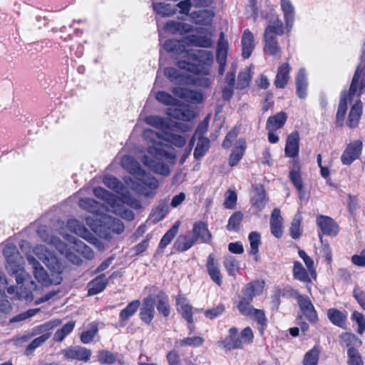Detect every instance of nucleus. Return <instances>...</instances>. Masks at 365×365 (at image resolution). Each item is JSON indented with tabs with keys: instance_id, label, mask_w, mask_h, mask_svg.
<instances>
[{
	"instance_id": "774afa93",
	"label": "nucleus",
	"mask_w": 365,
	"mask_h": 365,
	"mask_svg": "<svg viewBox=\"0 0 365 365\" xmlns=\"http://www.w3.org/2000/svg\"><path fill=\"white\" fill-rule=\"evenodd\" d=\"M348 356L349 365H363L361 356L356 349L349 348L348 349Z\"/></svg>"
},
{
	"instance_id": "c9c22d12",
	"label": "nucleus",
	"mask_w": 365,
	"mask_h": 365,
	"mask_svg": "<svg viewBox=\"0 0 365 365\" xmlns=\"http://www.w3.org/2000/svg\"><path fill=\"white\" fill-rule=\"evenodd\" d=\"M287 119V115L284 112H279L270 116L267 121L266 128L268 130L276 131L284 125Z\"/></svg>"
},
{
	"instance_id": "2eb2a0df",
	"label": "nucleus",
	"mask_w": 365,
	"mask_h": 365,
	"mask_svg": "<svg viewBox=\"0 0 365 365\" xmlns=\"http://www.w3.org/2000/svg\"><path fill=\"white\" fill-rule=\"evenodd\" d=\"M155 299L153 296L150 295L143 300L139 316L140 319L146 324H150L155 317Z\"/></svg>"
},
{
	"instance_id": "9d476101",
	"label": "nucleus",
	"mask_w": 365,
	"mask_h": 365,
	"mask_svg": "<svg viewBox=\"0 0 365 365\" xmlns=\"http://www.w3.org/2000/svg\"><path fill=\"white\" fill-rule=\"evenodd\" d=\"M254 334L249 327L245 328L240 334L235 327L229 329V335L222 340L221 345L227 350L242 349L245 345L252 342Z\"/></svg>"
},
{
	"instance_id": "ddd939ff",
	"label": "nucleus",
	"mask_w": 365,
	"mask_h": 365,
	"mask_svg": "<svg viewBox=\"0 0 365 365\" xmlns=\"http://www.w3.org/2000/svg\"><path fill=\"white\" fill-rule=\"evenodd\" d=\"M78 205L83 210L93 214V217H90L91 219L94 220V222H98L99 218L103 215L106 210H108V207H109L108 205L106 207L101 205L97 201L91 198H81L78 202Z\"/></svg>"
},
{
	"instance_id": "72a5a7b5",
	"label": "nucleus",
	"mask_w": 365,
	"mask_h": 365,
	"mask_svg": "<svg viewBox=\"0 0 365 365\" xmlns=\"http://www.w3.org/2000/svg\"><path fill=\"white\" fill-rule=\"evenodd\" d=\"M165 30L172 34H185L192 30V26L190 24L170 21L165 25Z\"/></svg>"
},
{
	"instance_id": "6ab92c4d",
	"label": "nucleus",
	"mask_w": 365,
	"mask_h": 365,
	"mask_svg": "<svg viewBox=\"0 0 365 365\" xmlns=\"http://www.w3.org/2000/svg\"><path fill=\"white\" fill-rule=\"evenodd\" d=\"M292 273L294 279L305 284L310 283L312 278H315L317 276L316 270H314V273H312L307 267L304 268L302 264L298 261H294L293 263Z\"/></svg>"
},
{
	"instance_id": "393cba45",
	"label": "nucleus",
	"mask_w": 365,
	"mask_h": 365,
	"mask_svg": "<svg viewBox=\"0 0 365 365\" xmlns=\"http://www.w3.org/2000/svg\"><path fill=\"white\" fill-rule=\"evenodd\" d=\"M187 46L186 42L184 41V38L182 41L169 39L163 44V47L167 51L176 55H182L185 58L186 52L190 51L187 48Z\"/></svg>"
},
{
	"instance_id": "dca6fc26",
	"label": "nucleus",
	"mask_w": 365,
	"mask_h": 365,
	"mask_svg": "<svg viewBox=\"0 0 365 365\" xmlns=\"http://www.w3.org/2000/svg\"><path fill=\"white\" fill-rule=\"evenodd\" d=\"M229 44L224 38V34L222 32L220 36L217 45L216 59L219 64V74L223 75L227 63V51Z\"/></svg>"
},
{
	"instance_id": "58836bf2",
	"label": "nucleus",
	"mask_w": 365,
	"mask_h": 365,
	"mask_svg": "<svg viewBox=\"0 0 365 365\" xmlns=\"http://www.w3.org/2000/svg\"><path fill=\"white\" fill-rule=\"evenodd\" d=\"M66 226L71 232L84 239L89 240L92 235L88 230L81 225L77 220H69L67 222Z\"/></svg>"
},
{
	"instance_id": "1a4fd4ad",
	"label": "nucleus",
	"mask_w": 365,
	"mask_h": 365,
	"mask_svg": "<svg viewBox=\"0 0 365 365\" xmlns=\"http://www.w3.org/2000/svg\"><path fill=\"white\" fill-rule=\"evenodd\" d=\"M284 33V24L277 16L269 21L264 32V53L280 58L282 49L277 39V36H281Z\"/></svg>"
},
{
	"instance_id": "3c124183",
	"label": "nucleus",
	"mask_w": 365,
	"mask_h": 365,
	"mask_svg": "<svg viewBox=\"0 0 365 365\" xmlns=\"http://www.w3.org/2000/svg\"><path fill=\"white\" fill-rule=\"evenodd\" d=\"M223 264L229 275L235 277L236 273L240 269V263L235 257L232 256L227 257L225 259Z\"/></svg>"
},
{
	"instance_id": "f03ea898",
	"label": "nucleus",
	"mask_w": 365,
	"mask_h": 365,
	"mask_svg": "<svg viewBox=\"0 0 365 365\" xmlns=\"http://www.w3.org/2000/svg\"><path fill=\"white\" fill-rule=\"evenodd\" d=\"M212 63L213 54L211 51L190 49L186 52V60L178 62L180 71L175 68H166L164 75L170 81L179 84H195L207 88L212 82L209 69Z\"/></svg>"
},
{
	"instance_id": "f3484780",
	"label": "nucleus",
	"mask_w": 365,
	"mask_h": 365,
	"mask_svg": "<svg viewBox=\"0 0 365 365\" xmlns=\"http://www.w3.org/2000/svg\"><path fill=\"white\" fill-rule=\"evenodd\" d=\"M362 148V142L360 140H355L351 143L341 156V163L344 165H350L354 160L357 159L361 153Z\"/></svg>"
},
{
	"instance_id": "603ef678",
	"label": "nucleus",
	"mask_w": 365,
	"mask_h": 365,
	"mask_svg": "<svg viewBox=\"0 0 365 365\" xmlns=\"http://www.w3.org/2000/svg\"><path fill=\"white\" fill-rule=\"evenodd\" d=\"M320 350L317 347H313L307 352L303 359V365H317L319 361Z\"/></svg>"
},
{
	"instance_id": "864d4df0",
	"label": "nucleus",
	"mask_w": 365,
	"mask_h": 365,
	"mask_svg": "<svg viewBox=\"0 0 365 365\" xmlns=\"http://www.w3.org/2000/svg\"><path fill=\"white\" fill-rule=\"evenodd\" d=\"M153 9L157 14L163 16H171L175 12V9L170 4H153Z\"/></svg>"
},
{
	"instance_id": "7c9ffc66",
	"label": "nucleus",
	"mask_w": 365,
	"mask_h": 365,
	"mask_svg": "<svg viewBox=\"0 0 365 365\" xmlns=\"http://www.w3.org/2000/svg\"><path fill=\"white\" fill-rule=\"evenodd\" d=\"M241 43L242 47V56L244 58H248L255 48L254 35L249 29L244 31Z\"/></svg>"
},
{
	"instance_id": "8fccbe9b",
	"label": "nucleus",
	"mask_w": 365,
	"mask_h": 365,
	"mask_svg": "<svg viewBox=\"0 0 365 365\" xmlns=\"http://www.w3.org/2000/svg\"><path fill=\"white\" fill-rule=\"evenodd\" d=\"M180 224L179 221L175 222L172 227L164 235L159 244L160 248H164L170 243L178 233Z\"/></svg>"
},
{
	"instance_id": "0e129e2a",
	"label": "nucleus",
	"mask_w": 365,
	"mask_h": 365,
	"mask_svg": "<svg viewBox=\"0 0 365 365\" xmlns=\"http://www.w3.org/2000/svg\"><path fill=\"white\" fill-rule=\"evenodd\" d=\"M351 319L358 325L357 332L359 334H363L365 331V318L364 315L359 312H354L351 315Z\"/></svg>"
},
{
	"instance_id": "423d86ee",
	"label": "nucleus",
	"mask_w": 365,
	"mask_h": 365,
	"mask_svg": "<svg viewBox=\"0 0 365 365\" xmlns=\"http://www.w3.org/2000/svg\"><path fill=\"white\" fill-rule=\"evenodd\" d=\"M120 165L134 176L125 179L126 185L135 192L148 196L158 186V180L149 173L144 170L139 163L130 155H124L120 159Z\"/></svg>"
},
{
	"instance_id": "5701e85b",
	"label": "nucleus",
	"mask_w": 365,
	"mask_h": 365,
	"mask_svg": "<svg viewBox=\"0 0 365 365\" xmlns=\"http://www.w3.org/2000/svg\"><path fill=\"white\" fill-rule=\"evenodd\" d=\"M317 224L324 235L335 236L339 232L338 225L329 217L319 215L317 218Z\"/></svg>"
},
{
	"instance_id": "4468645a",
	"label": "nucleus",
	"mask_w": 365,
	"mask_h": 365,
	"mask_svg": "<svg viewBox=\"0 0 365 365\" xmlns=\"http://www.w3.org/2000/svg\"><path fill=\"white\" fill-rule=\"evenodd\" d=\"M297 301L307 319L311 323H317L319 320L318 314L310 299L307 296L299 294Z\"/></svg>"
},
{
	"instance_id": "5fc2aeb1",
	"label": "nucleus",
	"mask_w": 365,
	"mask_h": 365,
	"mask_svg": "<svg viewBox=\"0 0 365 365\" xmlns=\"http://www.w3.org/2000/svg\"><path fill=\"white\" fill-rule=\"evenodd\" d=\"M155 98L158 101L166 106H177L178 104V100L165 91L156 93Z\"/></svg>"
},
{
	"instance_id": "bf43d9fd",
	"label": "nucleus",
	"mask_w": 365,
	"mask_h": 365,
	"mask_svg": "<svg viewBox=\"0 0 365 365\" xmlns=\"http://www.w3.org/2000/svg\"><path fill=\"white\" fill-rule=\"evenodd\" d=\"M245 299V296L242 295V299L238 304V309L240 313L245 316H252V312L255 309L251 306L250 302Z\"/></svg>"
},
{
	"instance_id": "69168bd1",
	"label": "nucleus",
	"mask_w": 365,
	"mask_h": 365,
	"mask_svg": "<svg viewBox=\"0 0 365 365\" xmlns=\"http://www.w3.org/2000/svg\"><path fill=\"white\" fill-rule=\"evenodd\" d=\"M168 213V208L165 205H159L153 210L151 217L154 222H158L163 220Z\"/></svg>"
},
{
	"instance_id": "0eeeda50",
	"label": "nucleus",
	"mask_w": 365,
	"mask_h": 365,
	"mask_svg": "<svg viewBox=\"0 0 365 365\" xmlns=\"http://www.w3.org/2000/svg\"><path fill=\"white\" fill-rule=\"evenodd\" d=\"M365 92V64L360 63L354 74L350 85L349 93L344 91L340 96L338 110L336 113L337 120H343L347 110L348 98L354 96H360Z\"/></svg>"
},
{
	"instance_id": "4be33fe9",
	"label": "nucleus",
	"mask_w": 365,
	"mask_h": 365,
	"mask_svg": "<svg viewBox=\"0 0 365 365\" xmlns=\"http://www.w3.org/2000/svg\"><path fill=\"white\" fill-rule=\"evenodd\" d=\"M63 353L67 359L83 361H88L91 356V350L79 346L67 348L63 351Z\"/></svg>"
},
{
	"instance_id": "37998d69",
	"label": "nucleus",
	"mask_w": 365,
	"mask_h": 365,
	"mask_svg": "<svg viewBox=\"0 0 365 365\" xmlns=\"http://www.w3.org/2000/svg\"><path fill=\"white\" fill-rule=\"evenodd\" d=\"M145 122L149 125L160 130L162 131L160 135H164L165 133L170 128L168 121L159 116H147L145 118Z\"/></svg>"
},
{
	"instance_id": "a878e982",
	"label": "nucleus",
	"mask_w": 365,
	"mask_h": 365,
	"mask_svg": "<svg viewBox=\"0 0 365 365\" xmlns=\"http://www.w3.org/2000/svg\"><path fill=\"white\" fill-rule=\"evenodd\" d=\"M299 150V135L297 132H293L287 137L284 154L289 158H295Z\"/></svg>"
},
{
	"instance_id": "e2e57ef3",
	"label": "nucleus",
	"mask_w": 365,
	"mask_h": 365,
	"mask_svg": "<svg viewBox=\"0 0 365 365\" xmlns=\"http://www.w3.org/2000/svg\"><path fill=\"white\" fill-rule=\"evenodd\" d=\"M204 340L200 336L187 337L178 341L180 346H200L202 344Z\"/></svg>"
},
{
	"instance_id": "c85d7f7f",
	"label": "nucleus",
	"mask_w": 365,
	"mask_h": 365,
	"mask_svg": "<svg viewBox=\"0 0 365 365\" xmlns=\"http://www.w3.org/2000/svg\"><path fill=\"white\" fill-rule=\"evenodd\" d=\"M215 13L212 9H203L193 11L190 14V19L195 24H211Z\"/></svg>"
},
{
	"instance_id": "cd10ccee",
	"label": "nucleus",
	"mask_w": 365,
	"mask_h": 365,
	"mask_svg": "<svg viewBox=\"0 0 365 365\" xmlns=\"http://www.w3.org/2000/svg\"><path fill=\"white\" fill-rule=\"evenodd\" d=\"M192 237L195 242L199 240L203 243L210 242L211 234L207 225L202 222H195L192 228Z\"/></svg>"
},
{
	"instance_id": "2f4dec72",
	"label": "nucleus",
	"mask_w": 365,
	"mask_h": 365,
	"mask_svg": "<svg viewBox=\"0 0 365 365\" xmlns=\"http://www.w3.org/2000/svg\"><path fill=\"white\" fill-rule=\"evenodd\" d=\"M327 317L333 324L340 328L346 329L347 319L346 312H341L336 308H331L327 310Z\"/></svg>"
},
{
	"instance_id": "09e8293b",
	"label": "nucleus",
	"mask_w": 365,
	"mask_h": 365,
	"mask_svg": "<svg viewBox=\"0 0 365 365\" xmlns=\"http://www.w3.org/2000/svg\"><path fill=\"white\" fill-rule=\"evenodd\" d=\"M76 323L74 321H69L65 324L61 329H58L53 336V340L56 341H62L65 337L68 335L74 329Z\"/></svg>"
},
{
	"instance_id": "f704fd0d",
	"label": "nucleus",
	"mask_w": 365,
	"mask_h": 365,
	"mask_svg": "<svg viewBox=\"0 0 365 365\" xmlns=\"http://www.w3.org/2000/svg\"><path fill=\"white\" fill-rule=\"evenodd\" d=\"M363 105L360 100L357 101L351 108L346 124L350 128H356L361 117Z\"/></svg>"
},
{
	"instance_id": "052dcab7",
	"label": "nucleus",
	"mask_w": 365,
	"mask_h": 365,
	"mask_svg": "<svg viewBox=\"0 0 365 365\" xmlns=\"http://www.w3.org/2000/svg\"><path fill=\"white\" fill-rule=\"evenodd\" d=\"M51 336V334H44L35 339H34L30 344L27 346L26 352L27 354H31L35 349L41 346Z\"/></svg>"
},
{
	"instance_id": "338daca9",
	"label": "nucleus",
	"mask_w": 365,
	"mask_h": 365,
	"mask_svg": "<svg viewBox=\"0 0 365 365\" xmlns=\"http://www.w3.org/2000/svg\"><path fill=\"white\" fill-rule=\"evenodd\" d=\"M237 200V196L236 192L231 190H227L225 193V207L227 209L235 208Z\"/></svg>"
},
{
	"instance_id": "6e6d98bb",
	"label": "nucleus",
	"mask_w": 365,
	"mask_h": 365,
	"mask_svg": "<svg viewBox=\"0 0 365 365\" xmlns=\"http://www.w3.org/2000/svg\"><path fill=\"white\" fill-rule=\"evenodd\" d=\"M251 80V69L249 67H246L243 71H242L239 76L237 80V88L240 89H243L249 86Z\"/></svg>"
},
{
	"instance_id": "49530a36",
	"label": "nucleus",
	"mask_w": 365,
	"mask_h": 365,
	"mask_svg": "<svg viewBox=\"0 0 365 365\" xmlns=\"http://www.w3.org/2000/svg\"><path fill=\"white\" fill-rule=\"evenodd\" d=\"M195 241L193 237H190L186 235H180L174 244V247L176 250L183 252L189 250Z\"/></svg>"
},
{
	"instance_id": "ea45409f",
	"label": "nucleus",
	"mask_w": 365,
	"mask_h": 365,
	"mask_svg": "<svg viewBox=\"0 0 365 365\" xmlns=\"http://www.w3.org/2000/svg\"><path fill=\"white\" fill-rule=\"evenodd\" d=\"M140 302L138 299L130 302L125 308L122 309L119 314L120 322L123 324L133 317L140 308Z\"/></svg>"
},
{
	"instance_id": "bb28decb",
	"label": "nucleus",
	"mask_w": 365,
	"mask_h": 365,
	"mask_svg": "<svg viewBox=\"0 0 365 365\" xmlns=\"http://www.w3.org/2000/svg\"><path fill=\"white\" fill-rule=\"evenodd\" d=\"M176 307L177 310L182 315V317L190 324L192 323V307L189 304L187 298L181 294L178 295L176 297Z\"/></svg>"
},
{
	"instance_id": "9b49d317",
	"label": "nucleus",
	"mask_w": 365,
	"mask_h": 365,
	"mask_svg": "<svg viewBox=\"0 0 365 365\" xmlns=\"http://www.w3.org/2000/svg\"><path fill=\"white\" fill-rule=\"evenodd\" d=\"M86 222L94 232L99 234L104 230H108L112 232L120 234L125 228L124 225L119 219L114 218L104 213L98 222H94L91 217H86Z\"/></svg>"
},
{
	"instance_id": "4c0bfd02",
	"label": "nucleus",
	"mask_w": 365,
	"mask_h": 365,
	"mask_svg": "<svg viewBox=\"0 0 365 365\" xmlns=\"http://www.w3.org/2000/svg\"><path fill=\"white\" fill-rule=\"evenodd\" d=\"M108 284V280L104 274H101L88 284V294L89 296L97 294L104 290Z\"/></svg>"
},
{
	"instance_id": "4d7b16f0",
	"label": "nucleus",
	"mask_w": 365,
	"mask_h": 365,
	"mask_svg": "<svg viewBox=\"0 0 365 365\" xmlns=\"http://www.w3.org/2000/svg\"><path fill=\"white\" fill-rule=\"evenodd\" d=\"M250 244V254L257 255L259 251V246L261 244V236L257 232H251L249 235Z\"/></svg>"
},
{
	"instance_id": "f8f14e48",
	"label": "nucleus",
	"mask_w": 365,
	"mask_h": 365,
	"mask_svg": "<svg viewBox=\"0 0 365 365\" xmlns=\"http://www.w3.org/2000/svg\"><path fill=\"white\" fill-rule=\"evenodd\" d=\"M212 33L207 29H200L197 34H192L184 38L187 46H194L202 48H210L213 44L212 40Z\"/></svg>"
},
{
	"instance_id": "473e14b6",
	"label": "nucleus",
	"mask_w": 365,
	"mask_h": 365,
	"mask_svg": "<svg viewBox=\"0 0 365 365\" xmlns=\"http://www.w3.org/2000/svg\"><path fill=\"white\" fill-rule=\"evenodd\" d=\"M270 227L272 234L279 238L282 235V217L280 214V210L277 208L273 210L271 219Z\"/></svg>"
},
{
	"instance_id": "a211bd4d",
	"label": "nucleus",
	"mask_w": 365,
	"mask_h": 365,
	"mask_svg": "<svg viewBox=\"0 0 365 365\" xmlns=\"http://www.w3.org/2000/svg\"><path fill=\"white\" fill-rule=\"evenodd\" d=\"M280 8L283 13L285 29L289 32L295 20V8L291 0H280Z\"/></svg>"
},
{
	"instance_id": "79ce46f5",
	"label": "nucleus",
	"mask_w": 365,
	"mask_h": 365,
	"mask_svg": "<svg viewBox=\"0 0 365 365\" xmlns=\"http://www.w3.org/2000/svg\"><path fill=\"white\" fill-rule=\"evenodd\" d=\"M245 148V141L243 140H240L238 145L234 148L229 158V165L231 167L235 166L242 159V156L244 155Z\"/></svg>"
},
{
	"instance_id": "f257e3e1",
	"label": "nucleus",
	"mask_w": 365,
	"mask_h": 365,
	"mask_svg": "<svg viewBox=\"0 0 365 365\" xmlns=\"http://www.w3.org/2000/svg\"><path fill=\"white\" fill-rule=\"evenodd\" d=\"M143 137L149 145L144 151L137 154L138 159L151 171L161 175H169L170 165L175 163L176 154L173 148L168 147L163 142L182 148L186 143L185 136L171 133L170 129L164 135H160L152 129H145Z\"/></svg>"
},
{
	"instance_id": "b1692460",
	"label": "nucleus",
	"mask_w": 365,
	"mask_h": 365,
	"mask_svg": "<svg viewBox=\"0 0 365 365\" xmlns=\"http://www.w3.org/2000/svg\"><path fill=\"white\" fill-rule=\"evenodd\" d=\"M173 93L177 97H179L192 103H200L203 100V96L201 93L184 88H174L173 89Z\"/></svg>"
},
{
	"instance_id": "39448f33",
	"label": "nucleus",
	"mask_w": 365,
	"mask_h": 365,
	"mask_svg": "<svg viewBox=\"0 0 365 365\" xmlns=\"http://www.w3.org/2000/svg\"><path fill=\"white\" fill-rule=\"evenodd\" d=\"M38 234L42 240L46 242L50 246L55 247L61 255H64L73 264H80L81 257L91 259L94 256L92 250L75 237L66 236L65 239L67 242H64L57 237L50 236L44 227H40Z\"/></svg>"
},
{
	"instance_id": "de8ad7c7",
	"label": "nucleus",
	"mask_w": 365,
	"mask_h": 365,
	"mask_svg": "<svg viewBox=\"0 0 365 365\" xmlns=\"http://www.w3.org/2000/svg\"><path fill=\"white\" fill-rule=\"evenodd\" d=\"M98 331V324L95 322L90 324L86 330L81 334V340L83 344L91 343Z\"/></svg>"
},
{
	"instance_id": "20e7f679",
	"label": "nucleus",
	"mask_w": 365,
	"mask_h": 365,
	"mask_svg": "<svg viewBox=\"0 0 365 365\" xmlns=\"http://www.w3.org/2000/svg\"><path fill=\"white\" fill-rule=\"evenodd\" d=\"M34 254L49 269L50 274L31 255H27L29 264L31 266L36 279L42 286L58 285L62 281V267L54 254L46 245H38L34 249Z\"/></svg>"
},
{
	"instance_id": "aec40b11",
	"label": "nucleus",
	"mask_w": 365,
	"mask_h": 365,
	"mask_svg": "<svg viewBox=\"0 0 365 365\" xmlns=\"http://www.w3.org/2000/svg\"><path fill=\"white\" fill-rule=\"evenodd\" d=\"M168 115L184 121H190L195 117L193 108L190 106H180L178 108H169L167 109Z\"/></svg>"
},
{
	"instance_id": "7ed1b4c3",
	"label": "nucleus",
	"mask_w": 365,
	"mask_h": 365,
	"mask_svg": "<svg viewBox=\"0 0 365 365\" xmlns=\"http://www.w3.org/2000/svg\"><path fill=\"white\" fill-rule=\"evenodd\" d=\"M103 183L108 188L113 190L117 193L122 195L123 199L117 197L113 194L110 193L106 190L99 187L93 190L94 195L103 200L109 207L108 210L121 217L126 220H133L134 214L133 211L125 207V204L134 206L137 202L133 201L132 198L126 194L125 188L121 182L115 177L111 175H106L103 178Z\"/></svg>"
},
{
	"instance_id": "6e6552de",
	"label": "nucleus",
	"mask_w": 365,
	"mask_h": 365,
	"mask_svg": "<svg viewBox=\"0 0 365 365\" xmlns=\"http://www.w3.org/2000/svg\"><path fill=\"white\" fill-rule=\"evenodd\" d=\"M3 253L6 259L5 267L7 272L16 278L18 284H23L29 275L24 269V262L17 247L14 245L7 244Z\"/></svg>"
},
{
	"instance_id": "13d9d810",
	"label": "nucleus",
	"mask_w": 365,
	"mask_h": 365,
	"mask_svg": "<svg viewBox=\"0 0 365 365\" xmlns=\"http://www.w3.org/2000/svg\"><path fill=\"white\" fill-rule=\"evenodd\" d=\"M97 357L101 364H112L116 361V354L107 350L98 351Z\"/></svg>"
},
{
	"instance_id": "c756f323",
	"label": "nucleus",
	"mask_w": 365,
	"mask_h": 365,
	"mask_svg": "<svg viewBox=\"0 0 365 365\" xmlns=\"http://www.w3.org/2000/svg\"><path fill=\"white\" fill-rule=\"evenodd\" d=\"M264 282L263 281L256 280L247 284L242 292V295L248 301H252L256 295H259L264 289Z\"/></svg>"
},
{
	"instance_id": "a18cd8bd",
	"label": "nucleus",
	"mask_w": 365,
	"mask_h": 365,
	"mask_svg": "<svg viewBox=\"0 0 365 365\" xmlns=\"http://www.w3.org/2000/svg\"><path fill=\"white\" fill-rule=\"evenodd\" d=\"M198 140L194 150V158L195 159L202 158L210 148V140L207 138H197Z\"/></svg>"
},
{
	"instance_id": "a19ab883",
	"label": "nucleus",
	"mask_w": 365,
	"mask_h": 365,
	"mask_svg": "<svg viewBox=\"0 0 365 365\" xmlns=\"http://www.w3.org/2000/svg\"><path fill=\"white\" fill-rule=\"evenodd\" d=\"M297 93L300 98H304L307 96V80L304 69L299 71L296 77Z\"/></svg>"
},
{
	"instance_id": "412c9836",
	"label": "nucleus",
	"mask_w": 365,
	"mask_h": 365,
	"mask_svg": "<svg viewBox=\"0 0 365 365\" xmlns=\"http://www.w3.org/2000/svg\"><path fill=\"white\" fill-rule=\"evenodd\" d=\"M206 267L210 279L218 286H221L222 284V275L220 269L219 263L215 259L213 254H210L207 257Z\"/></svg>"
},
{
	"instance_id": "e433bc0d",
	"label": "nucleus",
	"mask_w": 365,
	"mask_h": 365,
	"mask_svg": "<svg viewBox=\"0 0 365 365\" xmlns=\"http://www.w3.org/2000/svg\"><path fill=\"white\" fill-rule=\"evenodd\" d=\"M289 72L290 67L287 63H284L279 66L274 81L277 88H282L287 85L289 78Z\"/></svg>"
},
{
	"instance_id": "680f3d73",
	"label": "nucleus",
	"mask_w": 365,
	"mask_h": 365,
	"mask_svg": "<svg viewBox=\"0 0 365 365\" xmlns=\"http://www.w3.org/2000/svg\"><path fill=\"white\" fill-rule=\"evenodd\" d=\"M243 218V215L241 212H235L231 215L229 219L227 228L228 230H236Z\"/></svg>"
},
{
	"instance_id": "c03bdc74",
	"label": "nucleus",
	"mask_w": 365,
	"mask_h": 365,
	"mask_svg": "<svg viewBox=\"0 0 365 365\" xmlns=\"http://www.w3.org/2000/svg\"><path fill=\"white\" fill-rule=\"evenodd\" d=\"M156 306L158 312L165 317H168L170 312L168 297L165 293L160 292L156 296Z\"/></svg>"
}]
</instances>
